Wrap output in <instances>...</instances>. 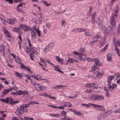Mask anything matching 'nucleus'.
Masks as SVG:
<instances>
[{
  "instance_id": "nucleus-30",
  "label": "nucleus",
  "mask_w": 120,
  "mask_h": 120,
  "mask_svg": "<svg viewBox=\"0 0 120 120\" xmlns=\"http://www.w3.org/2000/svg\"><path fill=\"white\" fill-rule=\"evenodd\" d=\"M100 88L98 87H94L92 89V91L94 92H98L99 91Z\"/></svg>"
},
{
  "instance_id": "nucleus-24",
  "label": "nucleus",
  "mask_w": 120,
  "mask_h": 120,
  "mask_svg": "<svg viewBox=\"0 0 120 120\" xmlns=\"http://www.w3.org/2000/svg\"><path fill=\"white\" fill-rule=\"evenodd\" d=\"M15 74L16 76L18 78H21L23 76V74L22 73H20L17 72H15Z\"/></svg>"
},
{
  "instance_id": "nucleus-15",
  "label": "nucleus",
  "mask_w": 120,
  "mask_h": 120,
  "mask_svg": "<svg viewBox=\"0 0 120 120\" xmlns=\"http://www.w3.org/2000/svg\"><path fill=\"white\" fill-rule=\"evenodd\" d=\"M15 113L17 115H21L23 113V111L22 109H21V108H17V110L15 112Z\"/></svg>"
},
{
  "instance_id": "nucleus-54",
  "label": "nucleus",
  "mask_w": 120,
  "mask_h": 120,
  "mask_svg": "<svg viewBox=\"0 0 120 120\" xmlns=\"http://www.w3.org/2000/svg\"><path fill=\"white\" fill-rule=\"evenodd\" d=\"M37 33L38 36L40 37L41 36V32L38 29L36 31Z\"/></svg>"
},
{
  "instance_id": "nucleus-28",
  "label": "nucleus",
  "mask_w": 120,
  "mask_h": 120,
  "mask_svg": "<svg viewBox=\"0 0 120 120\" xmlns=\"http://www.w3.org/2000/svg\"><path fill=\"white\" fill-rule=\"evenodd\" d=\"M13 31L18 33H19L20 32L21 30L18 27H14L13 29Z\"/></svg>"
},
{
  "instance_id": "nucleus-43",
  "label": "nucleus",
  "mask_w": 120,
  "mask_h": 120,
  "mask_svg": "<svg viewBox=\"0 0 120 120\" xmlns=\"http://www.w3.org/2000/svg\"><path fill=\"white\" fill-rule=\"evenodd\" d=\"M72 31H74V32H81V28H78L75 30H73Z\"/></svg>"
},
{
  "instance_id": "nucleus-4",
  "label": "nucleus",
  "mask_w": 120,
  "mask_h": 120,
  "mask_svg": "<svg viewBox=\"0 0 120 120\" xmlns=\"http://www.w3.org/2000/svg\"><path fill=\"white\" fill-rule=\"evenodd\" d=\"M35 88L38 91H44L45 90L46 87L43 85L41 86L40 85L36 84L34 85Z\"/></svg>"
},
{
  "instance_id": "nucleus-57",
  "label": "nucleus",
  "mask_w": 120,
  "mask_h": 120,
  "mask_svg": "<svg viewBox=\"0 0 120 120\" xmlns=\"http://www.w3.org/2000/svg\"><path fill=\"white\" fill-rule=\"evenodd\" d=\"M22 91L19 90L17 91L18 95H20L22 94Z\"/></svg>"
},
{
  "instance_id": "nucleus-40",
  "label": "nucleus",
  "mask_w": 120,
  "mask_h": 120,
  "mask_svg": "<svg viewBox=\"0 0 120 120\" xmlns=\"http://www.w3.org/2000/svg\"><path fill=\"white\" fill-rule=\"evenodd\" d=\"M0 51L2 52L3 53V55H4V46L3 45L0 46Z\"/></svg>"
},
{
  "instance_id": "nucleus-3",
  "label": "nucleus",
  "mask_w": 120,
  "mask_h": 120,
  "mask_svg": "<svg viewBox=\"0 0 120 120\" xmlns=\"http://www.w3.org/2000/svg\"><path fill=\"white\" fill-rule=\"evenodd\" d=\"M118 8L116 7L115 8L114 14H112L110 22L112 26H114L116 22L115 19H116L117 17V14L118 13Z\"/></svg>"
},
{
  "instance_id": "nucleus-19",
  "label": "nucleus",
  "mask_w": 120,
  "mask_h": 120,
  "mask_svg": "<svg viewBox=\"0 0 120 120\" xmlns=\"http://www.w3.org/2000/svg\"><path fill=\"white\" fill-rule=\"evenodd\" d=\"M9 103L10 102V104L11 105H14L15 103L18 102V101H13V99L11 97L8 98Z\"/></svg>"
},
{
  "instance_id": "nucleus-55",
  "label": "nucleus",
  "mask_w": 120,
  "mask_h": 120,
  "mask_svg": "<svg viewBox=\"0 0 120 120\" xmlns=\"http://www.w3.org/2000/svg\"><path fill=\"white\" fill-rule=\"evenodd\" d=\"M75 114L77 115L78 116H80L81 115V113L79 112L78 111H75L74 112Z\"/></svg>"
},
{
  "instance_id": "nucleus-23",
  "label": "nucleus",
  "mask_w": 120,
  "mask_h": 120,
  "mask_svg": "<svg viewBox=\"0 0 120 120\" xmlns=\"http://www.w3.org/2000/svg\"><path fill=\"white\" fill-rule=\"evenodd\" d=\"M108 48V44L106 45L101 50L99 51V52L100 53H102L105 52L106 50Z\"/></svg>"
},
{
  "instance_id": "nucleus-14",
  "label": "nucleus",
  "mask_w": 120,
  "mask_h": 120,
  "mask_svg": "<svg viewBox=\"0 0 120 120\" xmlns=\"http://www.w3.org/2000/svg\"><path fill=\"white\" fill-rule=\"evenodd\" d=\"M31 76L33 78L37 79V80L42 79L41 76L39 75H35V74H33L31 75Z\"/></svg>"
},
{
  "instance_id": "nucleus-32",
  "label": "nucleus",
  "mask_w": 120,
  "mask_h": 120,
  "mask_svg": "<svg viewBox=\"0 0 120 120\" xmlns=\"http://www.w3.org/2000/svg\"><path fill=\"white\" fill-rule=\"evenodd\" d=\"M113 42L114 45H117L119 46V45H120V42L118 41H116L114 38L113 39Z\"/></svg>"
},
{
  "instance_id": "nucleus-26",
  "label": "nucleus",
  "mask_w": 120,
  "mask_h": 120,
  "mask_svg": "<svg viewBox=\"0 0 120 120\" xmlns=\"http://www.w3.org/2000/svg\"><path fill=\"white\" fill-rule=\"evenodd\" d=\"M9 92V90L8 89L4 90L2 93L3 95H2V97H4V95L8 93Z\"/></svg>"
},
{
  "instance_id": "nucleus-20",
  "label": "nucleus",
  "mask_w": 120,
  "mask_h": 120,
  "mask_svg": "<svg viewBox=\"0 0 120 120\" xmlns=\"http://www.w3.org/2000/svg\"><path fill=\"white\" fill-rule=\"evenodd\" d=\"M112 30V27L111 26H108L106 29H105V33L107 34H108Z\"/></svg>"
},
{
  "instance_id": "nucleus-51",
  "label": "nucleus",
  "mask_w": 120,
  "mask_h": 120,
  "mask_svg": "<svg viewBox=\"0 0 120 120\" xmlns=\"http://www.w3.org/2000/svg\"><path fill=\"white\" fill-rule=\"evenodd\" d=\"M30 55L31 59L33 60H34L33 58L34 57V56L33 54L32 53H30Z\"/></svg>"
},
{
  "instance_id": "nucleus-42",
  "label": "nucleus",
  "mask_w": 120,
  "mask_h": 120,
  "mask_svg": "<svg viewBox=\"0 0 120 120\" xmlns=\"http://www.w3.org/2000/svg\"><path fill=\"white\" fill-rule=\"evenodd\" d=\"M50 49V48L49 47H47V46L45 48L44 50V52L45 53H47L48 52L49 50Z\"/></svg>"
},
{
  "instance_id": "nucleus-46",
  "label": "nucleus",
  "mask_w": 120,
  "mask_h": 120,
  "mask_svg": "<svg viewBox=\"0 0 120 120\" xmlns=\"http://www.w3.org/2000/svg\"><path fill=\"white\" fill-rule=\"evenodd\" d=\"M42 2H43L44 4V5H45L46 6H49L51 4V3H49V4H47V3L46 2V1H45V0H43L42 1Z\"/></svg>"
},
{
  "instance_id": "nucleus-59",
  "label": "nucleus",
  "mask_w": 120,
  "mask_h": 120,
  "mask_svg": "<svg viewBox=\"0 0 120 120\" xmlns=\"http://www.w3.org/2000/svg\"><path fill=\"white\" fill-rule=\"evenodd\" d=\"M53 46V44L52 43H51L47 45V47H49L51 49L52 48Z\"/></svg>"
},
{
  "instance_id": "nucleus-8",
  "label": "nucleus",
  "mask_w": 120,
  "mask_h": 120,
  "mask_svg": "<svg viewBox=\"0 0 120 120\" xmlns=\"http://www.w3.org/2000/svg\"><path fill=\"white\" fill-rule=\"evenodd\" d=\"M20 27L21 29L25 32H27V31L30 30H31V28L29 26H26L25 25L23 24L20 25Z\"/></svg>"
},
{
  "instance_id": "nucleus-12",
  "label": "nucleus",
  "mask_w": 120,
  "mask_h": 120,
  "mask_svg": "<svg viewBox=\"0 0 120 120\" xmlns=\"http://www.w3.org/2000/svg\"><path fill=\"white\" fill-rule=\"evenodd\" d=\"M101 36L98 34H96L94 35L93 37V42L92 44L94 43L97 41H98V39L100 38Z\"/></svg>"
},
{
  "instance_id": "nucleus-62",
  "label": "nucleus",
  "mask_w": 120,
  "mask_h": 120,
  "mask_svg": "<svg viewBox=\"0 0 120 120\" xmlns=\"http://www.w3.org/2000/svg\"><path fill=\"white\" fill-rule=\"evenodd\" d=\"M25 76L28 79V80H30L31 79V77H30V76L28 75H26Z\"/></svg>"
},
{
  "instance_id": "nucleus-44",
  "label": "nucleus",
  "mask_w": 120,
  "mask_h": 120,
  "mask_svg": "<svg viewBox=\"0 0 120 120\" xmlns=\"http://www.w3.org/2000/svg\"><path fill=\"white\" fill-rule=\"evenodd\" d=\"M22 94L23 95H27L28 96L29 95V93L26 90H24L22 91Z\"/></svg>"
},
{
  "instance_id": "nucleus-34",
  "label": "nucleus",
  "mask_w": 120,
  "mask_h": 120,
  "mask_svg": "<svg viewBox=\"0 0 120 120\" xmlns=\"http://www.w3.org/2000/svg\"><path fill=\"white\" fill-rule=\"evenodd\" d=\"M112 112V111L111 110H107L104 113H105V115L106 116H108L111 114Z\"/></svg>"
},
{
  "instance_id": "nucleus-25",
  "label": "nucleus",
  "mask_w": 120,
  "mask_h": 120,
  "mask_svg": "<svg viewBox=\"0 0 120 120\" xmlns=\"http://www.w3.org/2000/svg\"><path fill=\"white\" fill-rule=\"evenodd\" d=\"M96 84L95 83H91L89 84H86L85 86L88 88L94 86Z\"/></svg>"
},
{
  "instance_id": "nucleus-7",
  "label": "nucleus",
  "mask_w": 120,
  "mask_h": 120,
  "mask_svg": "<svg viewBox=\"0 0 120 120\" xmlns=\"http://www.w3.org/2000/svg\"><path fill=\"white\" fill-rule=\"evenodd\" d=\"M96 22L100 28L101 30L103 28V26L101 20L99 18L97 19L96 20Z\"/></svg>"
},
{
  "instance_id": "nucleus-41",
  "label": "nucleus",
  "mask_w": 120,
  "mask_h": 120,
  "mask_svg": "<svg viewBox=\"0 0 120 120\" xmlns=\"http://www.w3.org/2000/svg\"><path fill=\"white\" fill-rule=\"evenodd\" d=\"M101 62H100L99 61L98 62H95L94 64V65H96L98 67V66L101 65Z\"/></svg>"
},
{
  "instance_id": "nucleus-63",
  "label": "nucleus",
  "mask_w": 120,
  "mask_h": 120,
  "mask_svg": "<svg viewBox=\"0 0 120 120\" xmlns=\"http://www.w3.org/2000/svg\"><path fill=\"white\" fill-rule=\"evenodd\" d=\"M85 49L84 48H81L79 49V51L81 52H84L85 51Z\"/></svg>"
},
{
  "instance_id": "nucleus-39",
  "label": "nucleus",
  "mask_w": 120,
  "mask_h": 120,
  "mask_svg": "<svg viewBox=\"0 0 120 120\" xmlns=\"http://www.w3.org/2000/svg\"><path fill=\"white\" fill-rule=\"evenodd\" d=\"M98 67L96 65H94V66L92 67L91 69V71L92 72H94L98 68Z\"/></svg>"
},
{
  "instance_id": "nucleus-29",
  "label": "nucleus",
  "mask_w": 120,
  "mask_h": 120,
  "mask_svg": "<svg viewBox=\"0 0 120 120\" xmlns=\"http://www.w3.org/2000/svg\"><path fill=\"white\" fill-rule=\"evenodd\" d=\"M31 35L32 39H35L36 38V34L34 30H32L31 33Z\"/></svg>"
},
{
  "instance_id": "nucleus-1",
  "label": "nucleus",
  "mask_w": 120,
  "mask_h": 120,
  "mask_svg": "<svg viewBox=\"0 0 120 120\" xmlns=\"http://www.w3.org/2000/svg\"><path fill=\"white\" fill-rule=\"evenodd\" d=\"M82 105L87 108L90 107V106L94 107V108L97 110H101L102 111H104L105 109L103 108V106L97 104H95L93 103H89L88 104H82Z\"/></svg>"
},
{
  "instance_id": "nucleus-11",
  "label": "nucleus",
  "mask_w": 120,
  "mask_h": 120,
  "mask_svg": "<svg viewBox=\"0 0 120 120\" xmlns=\"http://www.w3.org/2000/svg\"><path fill=\"white\" fill-rule=\"evenodd\" d=\"M94 77L95 78H100L102 76V74L101 73L98 72H95L94 73Z\"/></svg>"
},
{
  "instance_id": "nucleus-64",
  "label": "nucleus",
  "mask_w": 120,
  "mask_h": 120,
  "mask_svg": "<svg viewBox=\"0 0 120 120\" xmlns=\"http://www.w3.org/2000/svg\"><path fill=\"white\" fill-rule=\"evenodd\" d=\"M92 22L93 26H94L95 23V19H91Z\"/></svg>"
},
{
  "instance_id": "nucleus-21",
  "label": "nucleus",
  "mask_w": 120,
  "mask_h": 120,
  "mask_svg": "<svg viewBox=\"0 0 120 120\" xmlns=\"http://www.w3.org/2000/svg\"><path fill=\"white\" fill-rule=\"evenodd\" d=\"M66 86L64 85H56L53 87V88L55 89H59L60 88H63L64 87H65Z\"/></svg>"
},
{
  "instance_id": "nucleus-36",
  "label": "nucleus",
  "mask_w": 120,
  "mask_h": 120,
  "mask_svg": "<svg viewBox=\"0 0 120 120\" xmlns=\"http://www.w3.org/2000/svg\"><path fill=\"white\" fill-rule=\"evenodd\" d=\"M54 68L55 70L56 71H57L59 72H61L62 73H63V72L62 71L60 70V68H58V66H56Z\"/></svg>"
},
{
  "instance_id": "nucleus-56",
  "label": "nucleus",
  "mask_w": 120,
  "mask_h": 120,
  "mask_svg": "<svg viewBox=\"0 0 120 120\" xmlns=\"http://www.w3.org/2000/svg\"><path fill=\"white\" fill-rule=\"evenodd\" d=\"M23 112V113L24 112H27L28 111L27 108H23V109L22 110Z\"/></svg>"
},
{
  "instance_id": "nucleus-16",
  "label": "nucleus",
  "mask_w": 120,
  "mask_h": 120,
  "mask_svg": "<svg viewBox=\"0 0 120 120\" xmlns=\"http://www.w3.org/2000/svg\"><path fill=\"white\" fill-rule=\"evenodd\" d=\"M114 79L113 75H109L108 77L107 82L108 83V85L112 84L111 81Z\"/></svg>"
},
{
  "instance_id": "nucleus-52",
  "label": "nucleus",
  "mask_w": 120,
  "mask_h": 120,
  "mask_svg": "<svg viewBox=\"0 0 120 120\" xmlns=\"http://www.w3.org/2000/svg\"><path fill=\"white\" fill-rule=\"evenodd\" d=\"M48 106H50L51 107L55 109H57L58 108L57 106L54 105H48Z\"/></svg>"
},
{
  "instance_id": "nucleus-50",
  "label": "nucleus",
  "mask_w": 120,
  "mask_h": 120,
  "mask_svg": "<svg viewBox=\"0 0 120 120\" xmlns=\"http://www.w3.org/2000/svg\"><path fill=\"white\" fill-rule=\"evenodd\" d=\"M21 108V109H23L24 108L27 107L25 104H23L22 106H21L20 107Z\"/></svg>"
},
{
  "instance_id": "nucleus-13",
  "label": "nucleus",
  "mask_w": 120,
  "mask_h": 120,
  "mask_svg": "<svg viewBox=\"0 0 120 120\" xmlns=\"http://www.w3.org/2000/svg\"><path fill=\"white\" fill-rule=\"evenodd\" d=\"M67 61L68 62H69V63L71 64H73L75 62L77 63L78 62L77 60L71 57L69 58L67 60Z\"/></svg>"
},
{
  "instance_id": "nucleus-49",
  "label": "nucleus",
  "mask_w": 120,
  "mask_h": 120,
  "mask_svg": "<svg viewBox=\"0 0 120 120\" xmlns=\"http://www.w3.org/2000/svg\"><path fill=\"white\" fill-rule=\"evenodd\" d=\"M84 34H86L87 36L90 37L91 36V34L89 32H87L84 33Z\"/></svg>"
},
{
  "instance_id": "nucleus-60",
  "label": "nucleus",
  "mask_w": 120,
  "mask_h": 120,
  "mask_svg": "<svg viewBox=\"0 0 120 120\" xmlns=\"http://www.w3.org/2000/svg\"><path fill=\"white\" fill-rule=\"evenodd\" d=\"M61 114L63 116H65L66 114L65 111L64 110L62 111L61 112Z\"/></svg>"
},
{
  "instance_id": "nucleus-33",
  "label": "nucleus",
  "mask_w": 120,
  "mask_h": 120,
  "mask_svg": "<svg viewBox=\"0 0 120 120\" xmlns=\"http://www.w3.org/2000/svg\"><path fill=\"white\" fill-rule=\"evenodd\" d=\"M15 60L19 64H21L22 63V61L20 59L18 56H16V58L15 59Z\"/></svg>"
},
{
  "instance_id": "nucleus-47",
  "label": "nucleus",
  "mask_w": 120,
  "mask_h": 120,
  "mask_svg": "<svg viewBox=\"0 0 120 120\" xmlns=\"http://www.w3.org/2000/svg\"><path fill=\"white\" fill-rule=\"evenodd\" d=\"M96 14V13L95 12L93 13L91 15V19H95V16Z\"/></svg>"
},
{
  "instance_id": "nucleus-31",
  "label": "nucleus",
  "mask_w": 120,
  "mask_h": 120,
  "mask_svg": "<svg viewBox=\"0 0 120 120\" xmlns=\"http://www.w3.org/2000/svg\"><path fill=\"white\" fill-rule=\"evenodd\" d=\"M115 50L118 56L120 57V50L118 49V47L116 45L115 46Z\"/></svg>"
},
{
  "instance_id": "nucleus-38",
  "label": "nucleus",
  "mask_w": 120,
  "mask_h": 120,
  "mask_svg": "<svg viewBox=\"0 0 120 120\" xmlns=\"http://www.w3.org/2000/svg\"><path fill=\"white\" fill-rule=\"evenodd\" d=\"M30 48L31 51L33 53L35 54H37L38 53V52L37 51L34 49L33 47H31Z\"/></svg>"
},
{
  "instance_id": "nucleus-5",
  "label": "nucleus",
  "mask_w": 120,
  "mask_h": 120,
  "mask_svg": "<svg viewBox=\"0 0 120 120\" xmlns=\"http://www.w3.org/2000/svg\"><path fill=\"white\" fill-rule=\"evenodd\" d=\"M4 34L6 35L7 39L8 41L11 42V41H12L14 40V39L11 35L10 33L8 30L5 31Z\"/></svg>"
},
{
  "instance_id": "nucleus-6",
  "label": "nucleus",
  "mask_w": 120,
  "mask_h": 120,
  "mask_svg": "<svg viewBox=\"0 0 120 120\" xmlns=\"http://www.w3.org/2000/svg\"><path fill=\"white\" fill-rule=\"evenodd\" d=\"M16 22H17L16 18H14L13 19L8 18L7 19V22L9 24L13 25Z\"/></svg>"
},
{
  "instance_id": "nucleus-45",
  "label": "nucleus",
  "mask_w": 120,
  "mask_h": 120,
  "mask_svg": "<svg viewBox=\"0 0 120 120\" xmlns=\"http://www.w3.org/2000/svg\"><path fill=\"white\" fill-rule=\"evenodd\" d=\"M83 55L82 54H79L78 55V59L80 60H81L83 59Z\"/></svg>"
},
{
  "instance_id": "nucleus-53",
  "label": "nucleus",
  "mask_w": 120,
  "mask_h": 120,
  "mask_svg": "<svg viewBox=\"0 0 120 120\" xmlns=\"http://www.w3.org/2000/svg\"><path fill=\"white\" fill-rule=\"evenodd\" d=\"M91 89H86L85 90V92L87 93H91Z\"/></svg>"
},
{
  "instance_id": "nucleus-18",
  "label": "nucleus",
  "mask_w": 120,
  "mask_h": 120,
  "mask_svg": "<svg viewBox=\"0 0 120 120\" xmlns=\"http://www.w3.org/2000/svg\"><path fill=\"white\" fill-rule=\"evenodd\" d=\"M105 113H103L101 114L98 116L97 119L98 120H100L103 118H105Z\"/></svg>"
},
{
  "instance_id": "nucleus-61",
  "label": "nucleus",
  "mask_w": 120,
  "mask_h": 120,
  "mask_svg": "<svg viewBox=\"0 0 120 120\" xmlns=\"http://www.w3.org/2000/svg\"><path fill=\"white\" fill-rule=\"evenodd\" d=\"M87 60L89 61H93V59L89 57L87 58Z\"/></svg>"
},
{
  "instance_id": "nucleus-22",
  "label": "nucleus",
  "mask_w": 120,
  "mask_h": 120,
  "mask_svg": "<svg viewBox=\"0 0 120 120\" xmlns=\"http://www.w3.org/2000/svg\"><path fill=\"white\" fill-rule=\"evenodd\" d=\"M112 55L111 53H108L107 56V59L108 61H111L112 60Z\"/></svg>"
},
{
  "instance_id": "nucleus-37",
  "label": "nucleus",
  "mask_w": 120,
  "mask_h": 120,
  "mask_svg": "<svg viewBox=\"0 0 120 120\" xmlns=\"http://www.w3.org/2000/svg\"><path fill=\"white\" fill-rule=\"evenodd\" d=\"M71 106V103L69 102H66L64 103V107H69Z\"/></svg>"
},
{
  "instance_id": "nucleus-48",
  "label": "nucleus",
  "mask_w": 120,
  "mask_h": 120,
  "mask_svg": "<svg viewBox=\"0 0 120 120\" xmlns=\"http://www.w3.org/2000/svg\"><path fill=\"white\" fill-rule=\"evenodd\" d=\"M114 113H120V108L117 109L114 112Z\"/></svg>"
},
{
  "instance_id": "nucleus-10",
  "label": "nucleus",
  "mask_w": 120,
  "mask_h": 120,
  "mask_svg": "<svg viewBox=\"0 0 120 120\" xmlns=\"http://www.w3.org/2000/svg\"><path fill=\"white\" fill-rule=\"evenodd\" d=\"M106 40L105 38H102L100 41L99 43V46L100 47H101L104 46L106 43Z\"/></svg>"
},
{
  "instance_id": "nucleus-27",
  "label": "nucleus",
  "mask_w": 120,
  "mask_h": 120,
  "mask_svg": "<svg viewBox=\"0 0 120 120\" xmlns=\"http://www.w3.org/2000/svg\"><path fill=\"white\" fill-rule=\"evenodd\" d=\"M113 77L114 80H116L120 77V74L118 73H116L115 74Z\"/></svg>"
},
{
  "instance_id": "nucleus-58",
  "label": "nucleus",
  "mask_w": 120,
  "mask_h": 120,
  "mask_svg": "<svg viewBox=\"0 0 120 120\" xmlns=\"http://www.w3.org/2000/svg\"><path fill=\"white\" fill-rule=\"evenodd\" d=\"M2 29L4 32V33L5 32V31H6L8 30H7V28L4 26L2 28Z\"/></svg>"
},
{
  "instance_id": "nucleus-17",
  "label": "nucleus",
  "mask_w": 120,
  "mask_h": 120,
  "mask_svg": "<svg viewBox=\"0 0 120 120\" xmlns=\"http://www.w3.org/2000/svg\"><path fill=\"white\" fill-rule=\"evenodd\" d=\"M0 21L2 22L3 25H4L6 22V20L5 19V18L3 15L1 14L0 15Z\"/></svg>"
},
{
  "instance_id": "nucleus-2",
  "label": "nucleus",
  "mask_w": 120,
  "mask_h": 120,
  "mask_svg": "<svg viewBox=\"0 0 120 120\" xmlns=\"http://www.w3.org/2000/svg\"><path fill=\"white\" fill-rule=\"evenodd\" d=\"M89 99L93 101H100L104 99V97L101 94H91L89 96Z\"/></svg>"
},
{
  "instance_id": "nucleus-9",
  "label": "nucleus",
  "mask_w": 120,
  "mask_h": 120,
  "mask_svg": "<svg viewBox=\"0 0 120 120\" xmlns=\"http://www.w3.org/2000/svg\"><path fill=\"white\" fill-rule=\"evenodd\" d=\"M108 87L109 90L111 91L112 90L116 87L117 85L116 84H113L111 85V84L108 85Z\"/></svg>"
},
{
  "instance_id": "nucleus-35",
  "label": "nucleus",
  "mask_w": 120,
  "mask_h": 120,
  "mask_svg": "<svg viewBox=\"0 0 120 120\" xmlns=\"http://www.w3.org/2000/svg\"><path fill=\"white\" fill-rule=\"evenodd\" d=\"M55 58L59 62H63L64 60L63 59L61 58L59 56H56Z\"/></svg>"
}]
</instances>
